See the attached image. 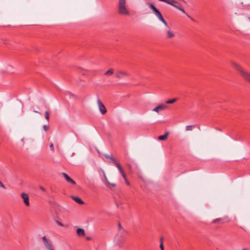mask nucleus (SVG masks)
<instances>
[{
    "label": "nucleus",
    "mask_w": 250,
    "mask_h": 250,
    "mask_svg": "<svg viewBox=\"0 0 250 250\" xmlns=\"http://www.w3.org/2000/svg\"><path fill=\"white\" fill-rule=\"evenodd\" d=\"M126 235L127 232L124 229H121L120 231H118L114 238V241L115 243L120 247H123L125 242Z\"/></svg>",
    "instance_id": "nucleus-1"
},
{
    "label": "nucleus",
    "mask_w": 250,
    "mask_h": 250,
    "mask_svg": "<svg viewBox=\"0 0 250 250\" xmlns=\"http://www.w3.org/2000/svg\"><path fill=\"white\" fill-rule=\"evenodd\" d=\"M231 66L238 71L243 79L250 83V73L245 71L244 68L236 62H231Z\"/></svg>",
    "instance_id": "nucleus-2"
},
{
    "label": "nucleus",
    "mask_w": 250,
    "mask_h": 250,
    "mask_svg": "<svg viewBox=\"0 0 250 250\" xmlns=\"http://www.w3.org/2000/svg\"><path fill=\"white\" fill-rule=\"evenodd\" d=\"M118 13L119 15L123 16L130 15V12L126 5L125 0H119Z\"/></svg>",
    "instance_id": "nucleus-3"
},
{
    "label": "nucleus",
    "mask_w": 250,
    "mask_h": 250,
    "mask_svg": "<svg viewBox=\"0 0 250 250\" xmlns=\"http://www.w3.org/2000/svg\"><path fill=\"white\" fill-rule=\"evenodd\" d=\"M104 156L106 158L109 159V163H113L114 164H115V165L119 169V171L122 169L120 164L118 162H117L114 158L113 157L112 155H108L107 154H105Z\"/></svg>",
    "instance_id": "nucleus-4"
},
{
    "label": "nucleus",
    "mask_w": 250,
    "mask_h": 250,
    "mask_svg": "<svg viewBox=\"0 0 250 250\" xmlns=\"http://www.w3.org/2000/svg\"><path fill=\"white\" fill-rule=\"evenodd\" d=\"M229 220H230L228 216H224L222 218H219L213 220L212 221V223L223 224L229 222Z\"/></svg>",
    "instance_id": "nucleus-5"
},
{
    "label": "nucleus",
    "mask_w": 250,
    "mask_h": 250,
    "mask_svg": "<svg viewBox=\"0 0 250 250\" xmlns=\"http://www.w3.org/2000/svg\"><path fill=\"white\" fill-rule=\"evenodd\" d=\"M97 104L98 105L99 109L101 113L103 115L105 114L107 112L106 109L104 104L99 99L97 100Z\"/></svg>",
    "instance_id": "nucleus-6"
},
{
    "label": "nucleus",
    "mask_w": 250,
    "mask_h": 250,
    "mask_svg": "<svg viewBox=\"0 0 250 250\" xmlns=\"http://www.w3.org/2000/svg\"><path fill=\"white\" fill-rule=\"evenodd\" d=\"M168 106L166 104H161L153 109V111L157 113H159L160 111L167 109Z\"/></svg>",
    "instance_id": "nucleus-7"
},
{
    "label": "nucleus",
    "mask_w": 250,
    "mask_h": 250,
    "mask_svg": "<svg viewBox=\"0 0 250 250\" xmlns=\"http://www.w3.org/2000/svg\"><path fill=\"white\" fill-rule=\"evenodd\" d=\"M129 74L125 71H117L116 73V77L117 78H123L125 76H129Z\"/></svg>",
    "instance_id": "nucleus-8"
},
{
    "label": "nucleus",
    "mask_w": 250,
    "mask_h": 250,
    "mask_svg": "<svg viewBox=\"0 0 250 250\" xmlns=\"http://www.w3.org/2000/svg\"><path fill=\"white\" fill-rule=\"evenodd\" d=\"M42 240L43 241V243L46 247L49 249V250H54L53 247L52 246L50 242L47 239L45 236H43L42 238Z\"/></svg>",
    "instance_id": "nucleus-9"
},
{
    "label": "nucleus",
    "mask_w": 250,
    "mask_h": 250,
    "mask_svg": "<svg viewBox=\"0 0 250 250\" xmlns=\"http://www.w3.org/2000/svg\"><path fill=\"white\" fill-rule=\"evenodd\" d=\"M154 13L160 21H161L166 26H167V22L166 21L162 15L158 10Z\"/></svg>",
    "instance_id": "nucleus-10"
},
{
    "label": "nucleus",
    "mask_w": 250,
    "mask_h": 250,
    "mask_svg": "<svg viewBox=\"0 0 250 250\" xmlns=\"http://www.w3.org/2000/svg\"><path fill=\"white\" fill-rule=\"evenodd\" d=\"M21 197L23 200V202L26 206H28L29 205V197L27 194L25 193H21Z\"/></svg>",
    "instance_id": "nucleus-11"
},
{
    "label": "nucleus",
    "mask_w": 250,
    "mask_h": 250,
    "mask_svg": "<svg viewBox=\"0 0 250 250\" xmlns=\"http://www.w3.org/2000/svg\"><path fill=\"white\" fill-rule=\"evenodd\" d=\"M62 175L63 176L64 178L66 180V181H67L68 183H71L72 185H76L75 182L72 180L71 178H70L67 174L65 173H62Z\"/></svg>",
    "instance_id": "nucleus-12"
},
{
    "label": "nucleus",
    "mask_w": 250,
    "mask_h": 250,
    "mask_svg": "<svg viewBox=\"0 0 250 250\" xmlns=\"http://www.w3.org/2000/svg\"><path fill=\"white\" fill-rule=\"evenodd\" d=\"M14 71V68L11 65L7 64L5 66L4 71L7 73H12Z\"/></svg>",
    "instance_id": "nucleus-13"
},
{
    "label": "nucleus",
    "mask_w": 250,
    "mask_h": 250,
    "mask_svg": "<svg viewBox=\"0 0 250 250\" xmlns=\"http://www.w3.org/2000/svg\"><path fill=\"white\" fill-rule=\"evenodd\" d=\"M119 171H120V173H121V174L122 175V176H123V178L124 179L125 183H126V184L128 186H129L130 185V183L127 180V179L126 178V175H125V172L124 170H123V169L122 168Z\"/></svg>",
    "instance_id": "nucleus-14"
},
{
    "label": "nucleus",
    "mask_w": 250,
    "mask_h": 250,
    "mask_svg": "<svg viewBox=\"0 0 250 250\" xmlns=\"http://www.w3.org/2000/svg\"><path fill=\"white\" fill-rule=\"evenodd\" d=\"M76 233L79 236H84L85 235L84 230L82 228L77 229L76 230Z\"/></svg>",
    "instance_id": "nucleus-15"
},
{
    "label": "nucleus",
    "mask_w": 250,
    "mask_h": 250,
    "mask_svg": "<svg viewBox=\"0 0 250 250\" xmlns=\"http://www.w3.org/2000/svg\"><path fill=\"white\" fill-rule=\"evenodd\" d=\"M166 38L167 39H171L174 37V34L171 32L170 30H168L166 32Z\"/></svg>",
    "instance_id": "nucleus-16"
},
{
    "label": "nucleus",
    "mask_w": 250,
    "mask_h": 250,
    "mask_svg": "<svg viewBox=\"0 0 250 250\" xmlns=\"http://www.w3.org/2000/svg\"><path fill=\"white\" fill-rule=\"evenodd\" d=\"M169 133L168 132L165 133L163 135H160L158 137L159 140L165 141L166 140L168 137Z\"/></svg>",
    "instance_id": "nucleus-17"
},
{
    "label": "nucleus",
    "mask_w": 250,
    "mask_h": 250,
    "mask_svg": "<svg viewBox=\"0 0 250 250\" xmlns=\"http://www.w3.org/2000/svg\"><path fill=\"white\" fill-rule=\"evenodd\" d=\"M160 1H163L166 2L167 4H169L172 6H174L175 3H177V2L174 0H159Z\"/></svg>",
    "instance_id": "nucleus-18"
},
{
    "label": "nucleus",
    "mask_w": 250,
    "mask_h": 250,
    "mask_svg": "<svg viewBox=\"0 0 250 250\" xmlns=\"http://www.w3.org/2000/svg\"><path fill=\"white\" fill-rule=\"evenodd\" d=\"M72 198L77 203L79 204H81V205H82L84 203L83 201L81 199H80V198H79L78 197H76V196H73L72 197Z\"/></svg>",
    "instance_id": "nucleus-19"
},
{
    "label": "nucleus",
    "mask_w": 250,
    "mask_h": 250,
    "mask_svg": "<svg viewBox=\"0 0 250 250\" xmlns=\"http://www.w3.org/2000/svg\"><path fill=\"white\" fill-rule=\"evenodd\" d=\"M147 5L149 6V7L152 10L153 13L155 12L158 9L154 6V5L151 3H147Z\"/></svg>",
    "instance_id": "nucleus-20"
},
{
    "label": "nucleus",
    "mask_w": 250,
    "mask_h": 250,
    "mask_svg": "<svg viewBox=\"0 0 250 250\" xmlns=\"http://www.w3.org/2000/svg\"><path fill=\"white\" fill-rule=\"evenodd\" d=\"M114 70L113 68H110L107 70L105 73V75L106 76H111L114 73Z\"/></svg>",
    "instance_id": "nucleus-21"
},
{
    "label": "nucleus",
    "mask_w": 250,
    "mask_h": 250,
    "mask_svg": "<svg viewBox=\"0 0 250 250\" xmlns=\"http://www.w3.org/2000/svg\"><path fill=\"white\" fill-rule=\"evenodd\" d=\"M104 177L105 180V181H106V182L107 183V184L111 185V186L112 187H115L116 186V184H114V183H110L108 181V180H107V178H106V176H105V174H104Z\"/></svg>",
    "instance_id": "nucleus-22"
},
{
    "label": "nucleus",
    "mask_w": 250,
    "mask_h": 250,
    "mask_svg": "<svg viewBox=\"0 0 250 250\" xmlns=\"http://www.w3.org/2000/svg\"><path fill=\"white\" fill-rule=\"evenodd\" d=\"M177 101V99H172L171 100H167L166 103V104H173L176 101Z\"/></svg>",
    "instance_id": "nucleus-23"
},
{
    "label": "nucleus",
    "mask_w": 250,
    "mask_h": 250,
    "mask_svg": "<svg viewBox=\"0 0 250 250\" xmlns=\"http://www.w3.org/2000/svg\"><path fill=\"white\" fill-rule=\"evenodd\" d=\"M194 127V125H189L186 126V129L187 131H190L192 129V128Z\"/></svg>",
    "instance_id": "nucleus-24"
},
{
    "label": "nucleus",
    "mask_w": 250,
    "mask_h": 250,
    "mask_svg": "<svg viewBox=\"0 0 250 250\" xmlns=\"http://www.w3.org/2000/svg\"><path fill=\"white\" fill-rule=\"evenodd\" d=\"M45 119L48 121L49 120V112L48 111H46L45 112Z\"/></svg>",
    "instance_id": "nucleus-25"
},
{
    "label": "nucleus",
    "mask_w": 250,
    "mask_h": 250,
    "mask_svg": "<svg viewBox=\"0 0 250 250\" xmlns=\"http://www.w3.org/2000/svg\"><path fill=\"white\" fill-rule=\"evenodd\" d=\"M160 248L161 250H164V245H163V242H162V243H160Z\"/></svg>",
    "instance_id": "nucleus-26"
},
{
    "label": "nucleus",
    "mask_w": 250,
    "mask_h": 250,
    "mask_svg": "<svg viewBox=\"0 0 250 250\" xmlns=\"http://www.w3.org/2000/svg\"><path fill=\"white\" fill-rule=\"evenodd\" d=\"M121 229H124L120 223H118V231H120Z\"/></svg>",
    "instance_id": "nucleus-27"
},
{
    "label": "nucleus",
    "mask_w": 250,
    "mask_h": 250,
    "mask_svg": "<svg viewBox=\"0 0 250 250\" xmlns=\"http://www.w3.org/2000/svg\"><path fill=\"white\" fill-rule=\"evenodd\" d=\"M56 223L60 226H61V227H62L63 226V224L60 222V221H56Z\"/></svg>",
    "instance_id": "nucleus-28"
},
{
    "label": "nucleus",
    "mask_w": 250,
    "mask_h": 250,
    "mask_svg": "<svg viewBox=\"0 0 250 250\" xmlns=\"http://www.w3.org/2000/svg\"><path fill=\"white\" fill-rule=\"evenodd\" d=\"M126 166H127V167H128V169H129V170H131V169H132V167H131V165H130V164H126Z\"/></svg>",
    "instance_id": "nucleus-29"
},
{
    "label": "nucleus",
    "mask_w": 250,
    "mask_h": 250,
    "mask_svg": "<svg viewBox=\"0 0 250 250\" xmlns=\"http://www.w3.org/2000/svg\"><path fill=\"white\" fill-rule=\"evenodd\" d=\"M50 148L52 151H54V146H53V144L51 143L50 145Z\"/></svg>",
    "instance_id": "nucleus-30"
},
{
    "label": "nucleus",
    "mask_w": 250,
    "mask_h": 250,
    "mask_svg": "<svg viewBox=\"0 0 250 250\" xmlns=\"http://www.w3.org/2000/svg\"><path fill=\"white\" fill-rule=\"evenodd\" d=\"M0 187L3 188V189L5 188V187H4V185L2 184V183L0 181Z\"/></svg>",
    "instance_id": "nucleus-31"
},
{
    "label": "nucleus",
    "mask_w": 250,
    "mask_h": 250,
    "mask_svg": "<svg viewBox=\"0 0 250 250\" xmlns=\"http://www.w3.org/2000/svg\"><path fill=\"white\" fill-rule=\"evenodd\" d=\"M48 128H49L48 126L46 125L43 126V129L45 131H47L48 129Z\"/></svg>",
    "instance_id": "nucleus-32"
},
{
    "label": "nucleus",
    "mask_w": 250,
    "mask_h": 250,
    "mask_svg": "<svg viewBox=\"0 0 250 250\" xmlns=\"http://www.w3.org/2000/svg\"><path fill=\"white\" fill-rule=\"evenodd\" d=\"M40 188L44 192L46 191L45 189L42 186H40Z\"/></svg>",
    "instance_id": "nucleus-33"
},
{
    "label": "nucleus",
    "mask_w": 250,
    "mask_h": 250,
    "mask_svg": "<svg viewBox=\"0 0 250 250\" xmlns=\"http://www.w3.org/2000/svg\"><path fill=\"white\" fill-rule=\"evenodd\" d=\"M179 10H180L181 12H182L184 14H186L185 11L184 10V9L182 8H179Z\"/></svg>",
    "instance_id": "nucleus-34"
},
{
    "label": "nucleus",
    "mask_w": 250,
    "mask_h": 250,
    "mask_svg": "<svg viewBox=\"0 0 250 250\" xmlns=\"http://www.w3.org/2000/svg\"><path fill=\"white\" fill-rule=\"evenodd\" d=\"M173 7H174L175 8L178 9L179 10V8H180L181 7L180 6H179L178 5H176V4H174Z\"/></svg>",
    "instance_id": "nucleus-35"
},
{
    "label": "nucleus",
    "mask_w": 250,
    "mask_h": 250,
    "mask_svg": "<svg viewBox=\"0 0 250 250\" xmlns=\"http://www.w3.org/2000/svg\"><path fill=\"white\" fill-rule=\"evenodd\" d=\"M160 242L161 243L163 242V238L162 237L160 238Z\"/></svg>",
    "instance_id": "nucleus-36"
},
{
    "label": "nucleus",
    "mask_w": 250,
    "mask_h": 250,
    "mask_svg": "<svg viewBox=\"0 0 250 250\" xmlns=\"http://www.w3.org/2000/svg\"><path fill=\"white\" fill-rule=\"evenodd\" d=\"M34 112H36V113H39V114H41V113H40L39 112H38V111H34Z\"/></svg>",
    "instance_id": "nucleus-37"
},
{
    "label": "nucleus",
    "mask_w": 250,
    "mask_h": 250,
    "mask_svg": "<svg viewBox=\"0 0 250 250\" xmlns=\"http://www.w3.org/2000/svg\"><path fill=\"white\" fill-rule=\"evenodd\" d=\"M243 250H249L247 249H243Z\"/></svg>",
    "instance_id": "nucleus-38"
}]
</instances>
